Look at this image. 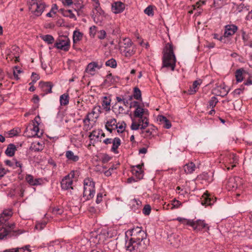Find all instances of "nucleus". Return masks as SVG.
Masks as SVG:
<instances>
[{"mask_svg":"<svg viewBox=\"0 0 252 252\" xmlns=\"http://www.w3.org/2000/svg\"><path fill=\"white\" fill-rule=\"evenodd\" d=\"M158 120L163 125V127L169 129L171 127V124L166 117L162 115H159L158 117Z\"/></svg>","mask_w":252,"mask_h":252,"instance_id":"nucleus-28","label":"nucleus"},{"mask_svg":"<svg viewBox=\"0 0 252 252\" xmlns=\"http://www.w3.org/2000/svg\"><path fill=\"white\" fill-rule=\"evenodd\" d=\"M131 238L126 242L125 247L127 252H143L149 245L146 233L141 227H136L127 232Z\"/></svg>","mask_w":252,"mask_h":252,"instance_id":"nucleus-1","label":"nucleus"},{"mask_svg":"<svg viewBox=\"0 0 252 252\" xmlns=\"http://www.w3.org/2000/svg\"><path fill=\"white\" fill-rule=\"evenodd\" d=\"M181 204L182 203L180 201L174 199L172 201L171 209L172 210L174 208H178L181 205Z\"/></svg>","mask_w":252,"mask_h":252,"instance_id":"nucleus-58","label":"nucleus"},{"mask_svg":"<svg viewBox=\"0 0 252 252\" xmlns=\"http://www.w3.org/2000/svg\"><path fill=\"white\" fill-rule=\"evenodd\" d=\"M142 123H140L139 120H138V123L132 122L130 127L132 130H138L139 128H140V127L142 126Z\"/></svg>","mask_w":252,"mask_h":252,"instance_id":"nucleus-49","label":"nucleus"},{"mask_svg":"<svg viewBox=\"0 0 252 252\" xmlns=\"http://www.w3.org/2000/svg\"><path fill=\"white\" fill-rule=\"evenodd\" d=\"M191 227L193 230L196 232L202 231L203 229H204V231L207 232L209 230V226L208 224L205 222L204 220H193Z\"/></svg>","mask_w":252,"mask_h":252,"instance_id":"nucleus-11","label":"nucleus"},{"mask_svg":"<svg viewBox=\"0 0 252 252\" xmlns=\"http://www.w3.org/2000/svg\"><path fill=\"white\" fill-rule=\"evenodd\" d=\"M91 119H92V117L91 116L90 113H88L85 118L83 120L84 124L85 125H88L90 123Z\"/></svg>","mask_w":252,"mask_h":252,"instance_id":"nucleus-64","label":"nucleus"},{"mask_svg":"<svg viewBox=\"0 0 252 252\" xmlns=\"http://www.w3.org/2000/svg\"><path fill=\"white\" fill-rule=\"evenodd\" d=\"M42 39L47 42L48 44H52L53 43L54 41V38L53 36L47 34L43 36L42 37Z\"/></svg>","mask_w":252,"mask_h":252,"instance_id":"nucleus-47","label":"nucleus"},{"mask_svg":"<svg viewBox=\"0 0 252 252\" xmlns=\"http://www.w3.org/2000/svg\"><path fill=\"white\" fill-rule=\"evenodd\" d=\"M95 11L96 12L94 16V21L96 24H101L104 19V11L101 8H98V10Z\"/></svg>","mask_w":252,"mask_h":252,"instance_id":"nucleus-18","label":"nucleus"},{"mask_svg":"<svg viewBox=\"0 0 252 252\" xmlns=\"http://www.w3.org/2000/svg\"><path fill=\"white\" fill-rule=\"evenodd\" d=\"M243 185L242 179L239 177H230L226 184V187L228 190H235L240 188Z\"/></svg>","mask_w":252,"mask_h":252,"instance_id":"nucleus-9","label":"nucleus"},{"mask_svg":"<svg viewBox=\"0 0 252 252\" xmlns=\"http://www.w3.org/2000/svg\"><path fill=\"white\" fill-rule=\"evenodd\" d=\"M30 246L27 245L22 248H15L16 252H31V250L30 249Z\"/></svg>","mask_w":252,"mask_h":252,"instance_id":"nucleus-51","label":"nucleus"},{"mask_svg":"<svg viewBox=\"0 0 252 252\" xmlns=\"http://www.w3.org/2000/svg\"><path fill=\"white\" fill-rule=\"evenodd\" d=\"M111 99L106 96L103 97L102 106L104 110L109 111L110 110Z\"/></svg>","mask_w":252,"mask_h":252,"instance_id":"nucleus-35","label":"nucleus"},{"mask_svg":"<svg viewBox=\"0 0 252 252\" xmlns=\"http://www.w3.org/2000/svg\"><path fill=\"white\" fill-rule=\"evenodd\" d=\"M129 205L133 211L136 212L139 210L142 202L139 200L134 198L130 200Z\"/></svg>","mask_w":252,"mask_h":252,"instance_id":"nucleus-23","label":"nucleus"},{"mask_svg":"<svg viewBox=\"0 0 252 252\" xmlns=\"http://www.w3.org/2000/svg\"><path fill=\"white\" fill-rule=\"evenodd\" d=\"M101 107L99 105L94 106L91 112H89L92 118L97 119L101 113Z\"/></svg>","mask_w":252,"mask_h":252,"instance_id":"nucleus-27","label":"nucleus"},{"mask_svg":"<svg viewBox=\"0 0 252 252\" xmlns=\"http://www.w3.org/2000/svg\"><path fill=\"white\" fill-rule=\"evenodd\" d=\"M126 124L123 122L121 124L118 123L117 124L116 126L115 127V129H118L117 131L119 133H122L125 129V126Z\"/></svg>","mask_w":252,"mask_h":252,"instance_id":"nucleus-48","label":"nucleus"},{"mask_svg":"<svg viewBox=\"0 0 252 252\" xmlns=\"http://www.w3.org/2000/svg\"><path fill=\"white\" fill-rule=\"evenodd\" d=\"M244 71L245 70L243 68H240L236 70L235 72V77L236 81L238 83L241 82L243 80L244 77L243 74Z\"/></svg>","mask_w":252,"mask_h":252,"instance_id":"nucleus-36","label":"nucleus"},{"mask_svg":"<svg viewBox=\"0 0 252 252\" xmlns=\"http://www.w3.org/2000/svg\"><path fill=\"white\" fill-rule=\"evenodd\" d=\"M65 244L63 241H60L56 240L47 244V248L49 252H56L62 248L63 245Z\"/></svg>","mask_w":252,"mask_h":252,"instance_id":"nucleus-12","label":"nucleus"},{"mask_svg":"<svg viewBox=\"0 0 252 252\" xmlns=\"http://www.w3.org/2000/svg\"><path fill=\"white\" fill-rule=\"evenodd\" d=\"M60 101L61 105H66L69 103V95L68 94H63L60 97Z\"/></svg>","mask_w":252,"mask_h":252,"instance_id":"nucleus-37","label":"nucleus"},{"mask_svg":"<svg viewBox=\"0 0 252 252\" xmlns=\"http://www.w3.org/2000/svg\"><path fill=\"white\" fill-rule=\"evenodd\" d=\"M148 114V110L145 111L142 107H137L134 112V116L136 118H139V122L142 123L140 129H145L149 125V120L146 116Z\"/></svg>","mask_w":252,"mask_h":252,"instance_id":"nucleus-6","label":"nucleus"},{"mask_svg":"<svg viewBox=\"0 0 252 252\" xmlns=\"http://www.w3.org/2000/svg\"><path fill=\"white\" fill-rule=\"evenodd\" d=\"M117 121L115 119H109L105 124V128L106 129L112 132L113 130L115 129V126L117 125Z\"/></svg>","mask_w":252,"mask_h":252,"instance_id":"nucleus-25","label":"nucleus"},{"mask_svg":"<svg viewBox=\"0 0 252 252\" xmlns=\"http://www.w3.org/2000/svg\"><path fill=\"white\" fill-rule=\"evenodd\" d=\"M142 132L141 133H142L144 135V137L147 138V139H151L153 136V130H154L152 128H148L147 129H141Z\"/></svg>","mask_w":252,"mask_h":252,"instance_id":"nucleus-39","label":"nucleus"},{"mask_svg":"<svg viewBox=\"0 0 252 252\" xmlns=\"http://www.w3.org/2000/svg\"><path fill=\"white\" fill-rule=\"evenodd\" d=\"M20 130L19 128H14L8 131L7 134L9 137H12L17 136L20 132Z\"/></svg>","mask_w":252,"mask_h":252,"instance_id":"nucleus-50","label":"nucleus"},{"mask_svg":"<svg viewBox=\"0 0 252 252\" xmlns=\"http://www.w3.org/2000/svg\"><path fill=\"white\" fill-rule=\"evenodd\" d=\"M25 179L30 185L33 186L41 185L42 181L41 179H34L33 176L30 174L27 175Z\"/></svg>","mask_w":252,"mask_h":252,"instance_id":"nucleus-19","label":"nucleus"},{"mask_svg":"<svg viewBox=\"0 0 252 252\" xmlns=\"http://www.w3.org/2000/svg\"><path fill=\"white\" fill-rule=\"evenodd\" d=\"M135 52V49L134 46H131L126 48H125L123 53L125 56L126 57H130L132 56Z\"/></svg>","mask_w":252,"mask_h":252,"instance_id":"nucleus-34","label":"nucleus"},{"mask_svg":"<svg viewBox=\"0 0 252 252\" xmlns=\"http://www.w3.org/2000/svg\"><path fill=\"white\" fill-rule=\"evenodd\" d=\"M70 42L67 36H60L56 40L54 47L58 49L66 52L69 50Z\"/></svg>","mask_w":252,"mask_h":252,"instance_id":"nucleus-7","label":"nucleus"},{"mask_svg":"<svg viewBox=\"0 0 252 252\" xmlns=\"http://www.w3.org/2000/svg\"><path fill=\"white\" fill-rule=\"evenodd\" d=\"M105 65L107 66L115 68L117 67V62L115 59L112 58L106 61Z\"/></svg>","mask_w":252,"mask_h":252,"instance_id":"nucleus-46","label":"nucleus"},{"mask_svg":"<svg viewBox=\"0 0 252 252\" xmlns=\"http://www.w3.org/2000/svg\"><path fill=\"white\" fill-rule=\"evenodd\" d=\"M31 79L32 80V82L30 83V85L35 83L39 79V76L36 73L33 72L31 76Z\"/></svg>","mask_w":252,"mask_h":252,"instance_id":"nucleus-60","label":"nucleus"},{"mask_svg":"<svg viewBox=\"0 0 252 252\" xmlns=\"http://www.w3.org/2000/svg\"><path fill=\"white\" fill-rule=\"evenodd\" d=\"M15 224L5 223V224H0V240H3L6 238L12 232L13 235L17 236L24 232V231L21 229L15 230Z\"/></svg>","mask_w":252,"mask_h":252,"instance_id":"nucleus-4","label":"nucleus"},{"mask_svg":"<svg viewBox=\"0 0 252 252\" xmlns=\"http://www.w3.org/2000/svg\"><path fill=\"white\" fill-rule=\"evenodd\" d=\"M216 198H214L211 195L207 192L203 194L201 198V204L203 205H212L216 201Z\"/></svg>","mask_w":252,"mask_h":252,"instance_id":"nucleus-14","label":"nucleus"},{"mask_svg":"<svg viewBox=\"0 0 252 252\" xmlns=\"http://www.w3.org/2000/svg\"><path fill=\"white\" fill-rule=\"evenodd\" d=\"M60 11L62 14V15L64 17H69L71 19H74V20H77L75 14L70 9L65 10L63 9H61L60 10Z\"/></svg>","mask_w":252,"mask_h":252,"instance_id":"nucleus-33","label":"nucleus"},{"mask_svg":"<svg viewBox=\"0 0 252 252\" xmlns=\"http://www.w3.org/2000/svg\"><path fill=\"white\" fill-rule=\"evenodd\" d=\"M133 98L136 100H141V92L138 87H134L133 93Z\"/></svg>","mask_w":252,"mask_h":252,"instance_id":"nucleus-41","label":"nucleus"},{"mask_svg":"<svg viewBox=\"0 0 252 252\" xmlns=\"http://www.w3.org/2000/svg\"><path fill=\"white\" fill-rule=\"evenodd\" d=\"M119 78L117 76H113L112 73L108 74L104 80V83L108 85L114 84L118 81Z\"/></svg>","mask_w":252,"mask_h":252,"instance_id":"nucleus-26","label":"nucleus"},{"mask_svg":"<svg viewBox=\"0 0 252 252\" xmlns=\"http://www.w3.org/2000/svg\"><path fill=\"white\" fill-rule=\"evenodd\" d=\"M74 177V172H71L63 177L61 182V188L63 189H73L72 183Z\"/></svg>","mask_w":252,"mask_h":252,"instance_id":"nucleus-10","label":"nucleus"},{"mask_svg":"<svg viewBox=\"0 0 252 252\" xmlns=\"http://www.w3.org/2000/svg\"><path fill=\"white\" fill-rule=\"evenodd\" d=\"M65 157L68 160L76 162L79 160V157L77 155H75L71 151H67L65 152Z\"/></svg>","mask_w":252,"mask_h":252,"instance_id":"nucleus-32","label":"nucleus"},{"mask_svg":"<svg viewBox=\"0 0 252 252\" xmlns=\"http://www.w3.org/2000/svg\"><path fill=\"white\" fill-rule=\"evenodd\" d=\"M176 236L171 235L168 237L169 241L170 242L171 245L174 247H178L180 244V240L179 239H175Z\"/></svg>","mask_w":252,"mask_h":252,"instance_id":"nucleus-43","label":"nucleus"},{"mask_svg":"<svg viewBox=\"0 0 252 252\" xmlns=\"http://www.w3.org/2000/svg\"><path fill=\"white\" fill-rule=\"evenodd\" d=\"M202 83V81L200 79L194 81L193 82L192 87H190L189 89L188 90V93L189 94H193L197 91L199 86Z\"/></svg>","mask_w":252,"mask_h":252,"instance_id":"nucleus-22","label":"nucleus"},{"mask_svg":"<svg viewBox=\"0 0 252 252\" xmlns=\"http://www.w3.org/2000/svg\"><path fill=\"white\" fill-rule=\"evenodd\" d=\"M195 169L196 166L192 162L187 163L184 166L185 172L187 174L192 173L193 171H195Z\"/></svg>","mask_w":252,"mask_h":252,"instance_id":"nucleus-30","label":"nucleus"},{"mask_svg":"<svg viewBox=\"0 0 252 252\" xmlns=\"http://www.w3.org/2000/svg\"><path fill=\"white\" fill-rule=\"evenodd\" d=\"M84 191L81 200L83 202L93 198L95 194V183L91 178L84 180Z\"/></svg>","mask_w":252,"mask_h":252,"instance_id":"nucleus-3","label":"nucleus"},{"mask_svg":"<svg viewBox=\"0 0 252 252\" xmlns=\"http://www.w3.org/2000/svg\"><path fill=\"white\" fill-rule=\"evenodd\" d=\"M40 86L42 91L44 93L43 95L52 93V89L53 87V85L51 82H46L40 83Z\"/></svg>","mask_w":252,"mask_h":252,"instance_id":"nucleus-17","label":"nucleus"},{"mask_svg":"<svg viewBox=\"0 0 252 252\" xmlns=\"http://www.w3.org/2000/svg\"><path fill=\"white\" fill-rule=\"evenodd\" d=\"M176 59L173 52L172 44L168 43L163 50L162 68H167L174 71L176 66Z\"/></svg>","mask_w":252,"mask_h":252,"instance_id":"nucleus-2","label":"nucleus"},{"mask_svg":"<svg viewBox=\"0 0 252 252\" xmlns=\"http://www.w3.org/2000/svg\"><path fill=\"white\" fill-rule=\"evenodd\" d=\"M176 220L184 225H189L191 227L193 220H189L184 218L178 217Z\"/></svg>","mask_w":252,"mask_h":252,"instance_id":"nucleus-40","label":"nucleus"},{"mask_svg":"<svg viewBox=\"0 0 252 252\" xmlns=\"http://www.w3.org/2000/svg\"><path fill=\"white\" fill-rule=\"evenodd\" d=\"M83 37V34L77 31H75L73 34V41L74 43L81 40Z\"/></svg>","mask_w":252,"mask_h":252,"instance_id":"nucleus-42","label":"nucleus"},{"mask_svg":"<svg viewBox=\"0 0 252 252\" xmlns=\"http://www.w3.org/2000/svg\"><path fill=\"white\" fill-rule=\"evenodd\" d=\"M101 66H99L96 62H92L88 64L86 68V72L91 74H94L96 69H99Z\"/></svg>","mask_w":252,"mask_h":252,"instance_id":"nucleus-21","label":"nucleus"},{"mask_svg":"<svg viewBox=\"0 0 252 252\" xmlns=\"http://www.w3.org/2000/svg\"><path fill=\"white\" fill-rule=\"evenodd\" d=\"M218 102V100L217 97H216L215 96L211 97V99L209 101V105L210 107H211L212 108H214L216 106Z\"/></svg>","mask_w":252,"mask_h":252,"instance_id":"nucleus-53","label":"nucleus"},{"mask_svg":"<svg viewBox=\"0 0 252 252\" xmlns=\"http://www.w3.org/2000/svg\"><path fill=\"white\" fill-rule=\"evenodd\" d=\"M52 212L54 214L61 215L63 214V211L62 208L57 207L53 209Z\"/></svg>","mask_w":252,"mask_h":252,"instance_id":"nucleus-61","label":"nucleus"},{"mask_svg":"<svg viewBox=\"0 0 252 252\" xmlns=\"http://www.w3.org/2000/svg\"><path fill=\"white\" fill-rule=\"evenodd\" d=\"M17 150V147L14 144H9L5 151V154L8 157H13L15 151Z\"/></svg>","mask_w":252,"mask_h":252,"instance_id":"nucleus-29","label":"nucleus"},{"mask_svg":"<svg viewBox=\"0 0 252 252\" xmlns=\"http://www.w3.org/2000/svg\"><path fill=\"white\" fill-rule=\"evenodd\" d=\"M144 12L148 16H153L154 11L152 6H148L145 10Z\"/></svg>","mask_w":252,"mask_h":252,"instance_id":"nucleus-57","label":"nucleus"},{"mask_svg":"<svg viewBox=\"0 0 252 252\" xmlns=\"http://www.w3.org/2000/svg\"><path fill=\"white\" fill-rule=\"evenodd\" d=\"M21 72L22 71L18 66H15L14 67L13 69V73L16 79L18 80L19 79L18 74Z\"/></svg>","mask_w":252,"mask_h":252,"instance_id":"nucleus-52","label":"nucleus"},{"mask_svg":"<svg viewBox=\"0 0 252 252\" xmlns=\"http://www.w3.org/2000/svg\"><path fill=\"white\" fill-rule=\"evenodd\" d=\"M29 3V9L31 12L36 16H40L44 11L46 5L41 1L37 0H31Z\"/></svg>","mask_w":252,"mask_h":252,"instance_id":"nucleus-5","label":"nucleus"},{"mask_svg":"<svg viewBox=\"0 0 252 252\" xmlns=\"http://www.w3.org/2000/svg\"><path fill=\"white\" fill-rule=\"evenodd\" d=\"M244 89L245 87L243 86H242L240 88L235 89L233 92V94L234 95H239L243 93Z\"/></svg>","mask_w":252,"mask_h":252,"instance_id":"nucleus-59","label":"nucleus"},{"mask_svg":"<svg viewBox=\"0 0 252 252\" xmlns=\"http://www.w3.org/2000/svg\"><path fill=\"white\" fill-rule=\"evenodd\" d=\"M132 173L133 175L136 176L137 180H140L143 178V171L142 170L141 165H138L134 167L132 169Z\"/></svg>","mask_w":252,"mask_h":252,"instance_id":"nucleus-20","label":"nucleus"},{"mask_svg":"<svg viewBox=\"0 0 252 252\" xmlns=\"http://www.w3.org/2000/svg\"><path fill=\"white\" fill-rule=\"evenodd\" d=\"M72 4L74 5V10L82 9L84 7L81 0H74Z\"/></svg>","mask_w":252,"mask_h":252,"instance_id":"nucleus-44","label":"nucleus"},{"mask_svg":"<svg viewBox=\"0 0 252 252\" xmlns=\"http://www.w3.org/2000/svg\"><path fill=\"white\" fill-rule=\"evenodd\" d=\"M46 225V222L45 221L37 222L35 226V228L39 230H41L45 227Z\"/></svg>","mask_w":252,"mask_h":252,"instance_id":"nucleus-56","label":"nucleus"},{"mask_svg":"<svg viewBox=\"0 0 252 252\" xmlns=\"http://www.w3.org/2000/svg\"><path fill=\"white\" fill-rule=\"evenodd\" d=\"M31 130H32L34 133L32 134L33 136L38 135V132H39V127L38 124H37L36 125L35 124L33 125V127L32 128H31Z\"/></svg>","mask_w":252,"mask_h":252,"instance_id":"nucleus-62","label":"nucleus"},{"mask_svg":"<svg viewBox=\"0 0 252 252\" xmlns=\"http://www.w3.org/2000/svg\"><path fill=\"white\" fill-rule=\"evenodd\" d=\"M123 43L124 44V46H123L122 47L124 48L133 46L131 40L128 38L124 39Z\"/></svg>","mask_w":252,"mask_h":252,"instance_id":"nucleus-54","label":"nucleus"},{"mask_svg":"<svg viewBox=\"0 0 252 252\" xmlns=\"http://www.w3.org/2000/svg\"><path fill=\"white\" fill-rule=\"evenodd\" d=\"M238 27L235 25H227L224 27V37H228L231 36L237 32Z\"/></svg>","mask_w":252,"mask_h":252,"instance_id":"nucleus-15","label":"nucleus"},{"mask_svg":"<svg viewBox=\"0 0 252 252\" xmlns=\"http://www.w3.org/2000/svg\"><path fill=\"white\" fill-rule=\"evenodd\" d=\"M238 161L237 157L233 153H227L223 158V162L228 170L233 169L236 166Z\"/></svg>","mask_w":252,"mask_h":252,"instance_id":"nucleus-8","label":"nucleus"},{"mask_svg":"<svg viewBox=\"0 0 252 252\" xmlns=\"http://www.w3.org/2000/svg\"><path fill=\"white\" fill-rule=\"evenodd\" d=\"M125 8V4L121 1H117L112 4V10L115 13H122Z\"/></svg>","mask_w":252,"mask_h":252,"instance_id":"nucleus-16","label":"nucleus"},{"mask_svg":"<svg viewBox=\"0 0 252 252\" xmlns=\"http://www.w3.org/2000/svg\"><path fill=\"white\" fill-rule=\"evenodd\" d=\"M12 211L11 209H5L0 215V223L5 224V223H9L7 222L8 220L12 215Z\"/></svg>","mask_w":252,"mask_h":252,"instance_id":"nucleus-13","label":"nucleus"},{"mask_svg":"<svg viewBox=\"0 0 252 252\" xmlns=\"http://www.w3.org/2000/svg\"><path fill=\"white\" fill-rule=\"evenodd\" d=\"M100 133H101V129L94 130H93L90 133L89 137L90 138V143L94 145L95 139H94L95 137L96 139L98 140L100 137Z\"/></svg>","mask_w":252,"mask_h":252,"instance_id":"nucleus-24","label":"nucleus"},{"mask_svg":"<svg viewBox=\"0 0 252 252\" xmlns=\"http://www.w3.org/2000/svg\"><path fill=\"white\" fill-rule=\"evenodd\" d=\"M65 242V244L63 245L62 248L65 249L67 251H73V247L75 248L76 246L75 244H73L71 242Z\"/></svg>","mask_w":252,"mask_h":252,"instance_id":"nucleus-45","label":"nucleus"},{"mask_svg":"<svg viewBox=\"0 0 252 252\" xmlns=\"http://www.w3.org/2000/svg\"><path fill=\"white\" fill-rule=\"evenodd\" d=\"M106 32L104 30H100L98 32L97 37L100 39H103L106 37Z\"/></svg>","mask_w":252,"mask_h":252,"instance_id":"nucleus-63","label":"nucleus"},{"mask_svg":"<svg viewBox=\"0 0 252 252\" xmlns=\"http://www.w3.org/2000/svg\"><path fill=\"white\" fill-rule=\"evenodd\" d=\"M111 151L115 154H118V148L121 144V139L119 137H115L113 139Z\"/></svg>","mask_w":252,"mask_h":252,"instance_id":"nucleus-31","label":"nucleus"},{"mask_svg":"<svg viewBox=\"0 0 252 252\" xmlns=\"http://www.w3.org/2000/svg\"><path fill=\"white\" fill-rule=\"evenodd\" d=\"M242 39L245 46L252 47V41L250 39V36L246 34L245 32H243L242 33Z\"/></svg>","mask_w":252,"mask_h":252,"instance_id":"nucleus-38","label":"nucleus"},{"mask_svg":"<svg viewBox=\"0 0 252 252\" xmlns=\"http://www.w3.org/2000/svg\"><path fill=\"white\" fill-rule=\"evenodd\" d=\"M151 211V207L150 205L147 204L145 205L143 209V213L145 216H148L150 215Z\"/></svg>","mask_w":252,"mask_h":252,"instance_id":"nucleus-55","label":"nucleus"}]
</instances>
